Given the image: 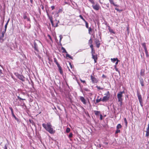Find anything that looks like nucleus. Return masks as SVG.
<instances>
[{
	"instance_id": "f257e3e1",
	"label": "nucleus",
	"mask_w": 149,
	"mask_h": 149,
	"mask_svg": "<svg viewBox=\"0 0 149 149\" xmlns=\"http://www.w3.org/2000/svg\"><path fill=\"white\" fill-rule=\"evenodd\" d=\"M42 126L46 131L51 134H54L55 132V130L53 129L50 123H47V124L43 123Z\"/></svg>"
},
{
	"instance_id": "f03ea898",
	"label": "nucleus",
	"mask_w": 149,
	"mask_h": 149,
	"mask_svg": "<svg viewBox=\"0 0 149 149\" xmlns=\"http://www.w3.org/2000/svg\"><path fill=\"white\" fill-rule=\"evenodd\" d=\"M124 91H120L117 94V98L118 99V101L120 102V105H122L123 101V94L124 93Z\"/></svg>"
},
{
	"instance_id": "7ed1b4c3",
	"label": "nucleus",
	"mask_w": 149,
	"mask_h": 149,
	"mask_svg": "<svg viewBox=\"0 0 149 149\" xmlns=\"http://www.w3.org/2000/svg\"><path fill=\"white\" fill-rule=\"evenodd\" d=\"M104 95H105L103 97L102 101L103 102H105L109 100L110 97V93L109 91H108L107 93Z\"/></svg>"
},
{
	"instance_id": "20e7f679",
	"label": "nucleus",
	"mask_w": 149,
	"mask_h": 149,
	"mask_svg": "<svg viewBox=\"0 0 149 149\" xmlns=\"http://www.w3.org/2000/svg\"><path fill=\"white\" fill-rule=\"evenodd\" d=\"M15 74L20 80L22 81H25V78L23 75L19 74L17 73H15Z\"/></svg>"
},
{
	"instance_id": "39448f33",
	"label": "nucleus",
	"mask_w": 149,
	"mask_h": 149,
	"mask_svg": "<svg viewBox=\"0 0 149 149\" xmlns=\"http://www.w3.org/2000/svg\"><path fill=\"white\" fill-rule=\"evenodd\" d=\"M92 7L93 9L96 10H98L100 8V6L97 3L95 4H93Z\"/></svg>"
},
{
	"instance_id": "423d86ee",
	"label": "nucleus",
	"mask_w": 149,
	"mask_h": 149,
	"mask_svg": "<svg viewBox=\"0 0 149 149\" xmlns=\"http://www.w3.org/2000/svg\"><path fill=\"white\" fill-rule=\"evenodd\" d=\"M47 15L50 21V22L52 24V26L55 27H57L58 26V23H56L55 26H54V23L53 21V18L51 16H50L49 15V14L48 13H47Z\"/></svg>"
},
{
	"instance_id": "0eeeda50",
	"label": "nucleus",
	"mask_w": 149,
	"mask_h": 149,
	"mask_svg": "<svg viewBox=\"0 0 149 149\" xmlns=\"http://www.w3.org/2000/svg\"><path fill=\"white\" fill-rule=\"evenodd\" d=\"M91 79L92 82L93 84L97 83L98 82V80L92 75L91 76Z\"/></svg>"
},
{
	"instance_id": "6e6552de",
	"label": "nucleus",
	"mask_w": 149,
	"mask_h": 149,
	"mask_svg": "<svg viewBox=\"0 0 149 149\" xmlns=\"http://www.w3.org/2000/svg\"><path fill=\"white\" fill-rule=\"evenodd\" d=\"M4 33L3 31L1 33V35L0 37V41L1 42H2L3 41V38L4 36Z\"/></svg>"
},
{
	"instance_id": "1a4fd4ad",
	"label": "nucleus",
	"mask_w": 149,
	"mask_h": 149,
	"mask_svg": "<svg viewBox=\"0 0 149 149\" xmlns=\"http://www.w3.org/2000/svg\"><path fill=\"white\" fill-rule=\"evenodd\" d=\"M80 99L81 101L83 103L86 104V100H85V98L82 96H80Z\"/></svg>"
},
{
	"instance_id": "9d476101",
	"label": "nucleus",
	"mask_w": 149,
	"mask_h": 149,
	"mask_svg": "<svg viewBox=\"0 0 149 149\" xmlns=\"http://www.w3.org/2000/svg\"><path fill=\"white\" fill-rule=\"evenodd\" d=\"M95 42L96 45L97 47L98 48L99 47L100 45V42L99 40L98 39H95Z\"/></svg>"
},
{
	"instance_id": "9b49d317",
	"label": "nucleus",
	"mask_w": 149,
	"mask_h": 149,
	"mask_svg": "<svg viewBox=\"0 0 149 149\" xmlns=\"http://www.w3.org/2000/svg\"><path fill=\"white\" fill-rule=\"evenodd\" d=\"M149 136V123L148 125V127L146 129V136L148 137Z\"/></svg>"
},
{
	"instance_id": "f8f14e48",
	"label": "nucleus",
	"mask_w": 149,
	"mask_h": 149,
	"mask_svg": "<svg viewBox=\"0 0 149 149\" xmlns=\"http://www.w3.org/2000/svg\"><path fill=\"white\" fill-rule=\"evenodd\" d=\"M92 58L94 59L95 63H96L97 62V55H94L93 52L92 53Z\"/></svg>"
},
{
	"instance_id": "ddd939ff",
	"label": "nucleus",
	"mask_w": 149,
	"mask_h": 149,
	"mask_svg": "<svg viewBox=\"0 0 149 149\" xmlns=\"http://www.w3.org/2000/svg\"><path fill=\"white\" fill-rule=\"evenodd\" d=\"M144 49L145 50V51L146 53V56L147 57H148L149 56V55L148 54V52L147 50V48L146 47V46L145 45L144 46Z\"/></svg>"
},
{
	"instance_id": "4468645a",
	"label": "nucleus",
	"mask_w": 149,
	"mask_h": 149,
	"mask_svg": "<svg viewBox=\"0 0 149 149\" xmlns=\"http://www.w3.org/2000/svg\"><path fill=\"white\" fill-rule=\"evenodd\" d=\"M58 68L59 71L61 73V74H62L63 73V72L62 69V68L60 65H59L57 66Z\"/></svg>"
},
{
	"instance_id": "2eb2a0df",
	"label": "nucleus",
	"mask_w": 149,
	"mask_h": 149,
	"mask_svg": "<svg viewBox=\"0 0 149 149\" xmlns=\"http://www.w3.org/2000/svg\"><path fill=\"white\" fill-rule=\"evenodd\" d=\"M137 95L139 100H142L141 95L138 92H137Z\"/></svg>"
},
{
	"instance_id": "dca6fc26",
	"label": "nucleus",
	"mask_w": 149,
	"mask_h": 149,
	"mask_svg": "<svg viewBox=\"0 0 149 149\" xmlns=\"http://www.w3.org/2000/svg\"><path fill=\"white\" fill-rule=\"evenodd\" d=\"M109 32H111V33H113L114 34L115 33V32L113 30V29H111L110 27H109Z\"/></svg>"
},
{
	"instance_id": "f3484780",
	"label": "nucleus",
	"mask_w": 149,
	"mask_h": 149,
	"mask_svg": "<svg viewBox=\"0 0 149 149\" xmlns=\"http://www.w3.org/2000/svg\"><path fill=\"white\" fill-rule=\"evenodd\" d=\"M54 61L56 63L57 66L59 65V64L57 62V61L55 58H54Z\"/></svg>"
},
{
	"instance_id": "a211bd4d",
	"label": "nucleus",
	"mask_w": 149,
	"mask_h": 149,
	"mask_svg": "<svg viewBox=\"0 0 149 149\" xmlns=\"http://www.w3.org/2000/svg\"><path fill=\"white\" fill-rule=\"evenodd\" d=\"M99 97V96H98L97 97V98L96 100V103H98L100 102V101H102V99L101 98H100L99 99H98V98Z\"/></svg>"
},
{
	"instance_id": "6ab92c4d",
	"label": "nucleus",
	"mask_w": 149,
	"mask_h": 149,
	"mask_svg": "<svg viewBox=\"0 0 149 149\" xmlns=\"http://www.w3.org/2000/svg\"><path fill=\"white\" fill-rule=\"evenodd\" d=\"M61 49L62 50H63L62 52L63 53H67V52H66V50H65V49L63 47H61Z\"/></svg>"
},
{
	"instance_id": "aec40b11",
	"label": "nucleus",
	"mask_w": 149,
	"mask_h": 149,
	"mask_svg": "<svg viewBox=\"0 0 149 149\" xmlns=\"http://www.w3.org/2000/svg\"><path fill=\"white\" fill-rule=\"evenodd\" d=\"M121 127H122V126L121 125V124H119L117 126L116 128H117V129H119L121 128Z\"/></svg>"
},
{
	"instance_id": "412c9836",
	"label": "nucleus",
	"mask_w": 149,
	"mask_h": 149,
	"mask_svg": "<svg viewBox=\"0 0 149 149\" xmlns=\"http://www.w3.org/2000/svg\"><path fill=\"white\" fill-rule=\"evenodd\" d=\"M118 59L117 58H111V61L113 62H114L118 60Z\"/></svg>"
},
{
	"instance_id": "4be33fe9",
	"label": "nucleus",
	"mask_w": 149,
	"mask_h": 149,
	"mask_svg": "<svg viewBox=\"0 0 149 149\" xmlns=\"http://www.w3.org/2000/svg\"><path fill=\"white\" fill-rule=\"evenodd\" d=\"M140 83L142 86H144L143 81V79H141L140 80Z\"/></svg>"
},
{
	"instance_id": "5701e85b",
	"label": "nucleus",
	"mask_w": 149,
	"mask_h": 149,
	"mask_svg": "<svg viewBox=\"0 0 149 149\" xmlns=\"http://www.w3.org/2000/svg\"><path fill=\"white\" fill-rule=\"evenodd\" d=\"M34 48L35 50L38 51L37 46L36 44H35L34 45Z\"/></svg>"
},
{
	"instance_id": "b1692460",
	"label": "nucleus",
	"mask_w": 149,
	"mask_h": 149,
	"mask_svg": "<svg viewBox=\"0 0 149 149\" xmlns=\"http://www.w3.org/2000/svg\"><path fill=\"white\" fill-rule=\"evenodd\" d=\"M66 56L67 57H68L69 58L72 59V57L71 56H70L69 54H68L66 53Z\"/></svg>"
},
{
	"instance_id": "393cba45",
	"label": "nucleus",
	"mask_w": 149,
	"mask_h": 149,
	"mask_svg": "<svg viewBox=\"0 0 149 149\" xmlns=\"http://www.w3.org/2000/svg\"><path fill=\"white\" fill-rule=\"evenodd\" d=\"M90 45V47H91V49L92 53L93 52V45H92V44H90V45Z\"/></svg>"
},
{
	"instance_id": "a878e982",
	"label": "nucleus",
	"mask_w": 149,
	"mask_h": 149,
	"mask_svg": "<svg viewBox=\"0 0 149 149\" xmlns=\"http://www.w3.org/2000/svg\"><path fill=\"white\" fill-rule=\"evenodd\" d=\"M96 87L99 90H103L104 89L103 88L101 87L97 86H96Z\"/></svg>"
},
{
	"instance_id": "bb28decb",
	"label": "nucleus",
	"mask_w": 149,
	"mask_h": 149,
	"mask_svg": "<svg viewBox=\"0 0 149 149\" xmlns=\"http://www.w3.org/2000/svg\"><path fill=\"white\" fill-rule=\"evenodd\" d=\"M79 17H80L82 19L84 22H86V21L85 19L81 15H79Z\"/></svg>"
},
{
	"instance_id": "cd10ccee",
	"label": "nucleus",
	"mask_w": 149,
	"mask_h": 149,
	"mask_svg": "<svg viewBox=\"0 0 149 149\" xmlns=\"http://www.w3.org/2000/svg\"><path fill=\"white\" fill-rule=\"evenodd\" d=\"M92 40L91 38L89 40L88 44L90 45L92 44Z\"/></svg>"
},
{
	"instance_id": "c85d7f7f",
	"label": "nucleus",
	"mask_w": 149,
	"mask_h": 149,
	"mask_svg": "<svg viewBox=\"0 0 149 149\" xmlns=\"http://www.w3.org/2000/svg\"><path fill=\"white\" fill-rule=\"evenodd\" d=\"M124 121L125 122V125L126 126H127V120L126 118H124Z\"/></svg>"
},
{
	"instance_id": "c756f323",
	"label": "nucleus",
	"mask_w": 149,
	"mask_h": 149,
	"mask_svg": "<svg viewBox=\"0 0 149 149\" xmlns=\"http://www.w3.org/2000/svg\"><path fill=\"white\" fill-rule=\"evenodd\" d=\"M70 129L69 128H67L66 130V132L67 133H68L70 131Z\"/></svg>"
},
{
	"instance_id": "7c9ffc66",
	"label": "nucleus",
	"mask_w": 149,
	"mask_h": 149,
	"mask_svg": "<svg viewBox=\"0 0 149 149\" xmlns=\"http://www.w3.org/2000/svg\"><path fill=\"white\" fill-rule=\"evenodd\" d=\"M139 102L140 103L141 105V107H142L143 106L142 100H139Z\"/></svg>"
},
{
	"instance_id": "2f4dec72",
	"label": "nucleus",
	"mask_w": 149,
	"mask_h": 149,
	"mask_svg": "<svg viewBox=\"0 0 149 149\" xmlns=\"http://www.w3.org/2000/svg\"><path fill=\"white\" fill-rule=\"evenodd\" d=\"M115 69L116 71L119 72L118 69L117 68V66L116 65H115L114 66Z\"/></svg>"
},
{
	"instance_id": "473e14b6",
	"label": "nucleus",
	"mask_w": 149,
	"mask_h": 149,
	"mask_svg": "<svg viewBox=\"0 0 149 149\" xmlns=\"http://www.w3.org/2000/svg\"><path fill=\"white\" fill-rule=\"evenodd\" d=\"M85 24H86V27L87 28H88L89 27H88V22L86 21V22H85Z\"/></svg>"
},
{
	"instance_id": "72a5a7b5",
	"label": "nucleus",
	"mask_w": 149,
	"mask_h": 149,
	"mask_svg": "<svg viewBox=\"0 0 149 149\" xmlns=\"http://www.w3.org/2000/svg\"><path fill=\"white\" fill-rule=\"evenodd\" d=\"M88 29V33L90 34H91V32L92 31V29L91 27H89Z\"/></svg>"
},
{
	"instance_id": "f704fd0d",
	"label": "nucleus",
	"mask_w": 149,
	"mask_h": 149,
	"mask_svg": "<svg viewBox=\"0 0 149 149\" xmlns=\"http://www.w3.org/2000/svg\"><path fill=\"white\" fill-rule=\"evenodd\" d=\"M92 4H94L95 2L93 0H88Z\"/></svg>"
},
{
	"instance_id": "c9c22d12",
	"label": "nucleus",
	"mask_w": 149,
	"mask_h": 149,
	"mask_svg": "<svg viewBox=\"0 0 149 149\" xmlns=\"http://www.w3.org/2000/svg\"><path fill=\"white\" fill-rule=\"evenodd\" d=\"M95 114L96 115H98L99 113H100V112L97 111H95Z\"/></svg>"
},
{
	"instance_id": "e433bc0d",
	"label": "nucleus",
	"mask_w": 149,
	"mask_h": 149,
	"mask_svg": "<svg viewBox=\"0 0 149 149\" xmlns=\"http://www.w3.org/2000/svg\"><path fill=\"white\" fill-rule=\"evenodd\" d=\"M110 2V3L111 4H113L114 3V1L113 0H109Z\"/></svg>"
},
{
	"instance_id": "4c0bfd02",
	"label": "nucleus",
	"mask_w": 149,
	"mask_h": 149,
	"mask_svg": "<svg viewBox=\"0 0 149 149\" xmlns=\"http://www.w3.org/2000/svg\"><path fill=\"white\" fill-rule=\"evenodd\" d=\"M23 17L24 19H26L28 18L25 14L24 15Z\"/></svg>"
},
{
	"instance_id": "58836bf2",
	"label": "nucleus",
	"mask_w": 149,
	"mask_h": 149,
	"mask_svg": "<svg viewBox=\"0 0 149 149\" xmlns=\"http://www.w3.org/2000/svg\"><path fill=\"white\" fill-rule=\"evenodd\" d=\"M72 133H70V134L69 135V137L70 138H71L72 136Z\"/></svg>"
},
{
	"instance_id": "ea45409f",
	"label": "nucleus",
	"mask_w": 149,
	"mask_h": 149,
	"mask_svg": "<svg viewBox=\"0 0 149 149\" xmlns=\"http://www.w3.org/2000/svg\"><path fill=\"white\" fill-rule=\"evenodd\" d=\"M120 132V130H119L118 129H117V130L116 131V133L117 134V133Z\"/></svg>"
},
{
	"instance_id": "a19ab883",
	"label": "nucleus",
	"mask_w": 149,
	"mask_h": 149,
	"mask_svg": "<svg viewBox=\"0 0 149 149\" xmlns=\"http://www.w3.org/2000/svg\"><path fill=\"white\" fill-rule=\"evenodd\" d=\"M59 38H60V40H59V41H60V42L61 41V40L62 39V38L63 37H62V36L61 35H60L59 36Z\"/></svg>"
},
{
	"instance_id": "79ce46f5",
	"label": "nucleus",
	"mask_w": 149,
	"mask_h": 149,
	"mask_svg": "<svg viewBox=\"0 0 149 149\" xmlns=\"http://www.w3.org/2000/svg\"><path fill=\"white\" fill-rule=\"evenodd\" d=\"M140 74L141 76H143L144 75V72H142V71H141V72H140Z\"/></svg>"
},
{
	"instance_id": "37998d69",
	"label": "nucleus",
	"mask_w": 149,
	"mask_h": 149,
	"mask_svg": "<svg viewBox=\"0 0 149 149\" xmlns=\"http://www.w3.org/2000/svg\"><path fill=\"white\" fill-rule=\"evenodd\" d=\"M47 36L49 38V39H50V40H51V41H52V38H51V37L50 36V35H49V34H48L47 35Z\"/></svg>"
},
{
	"instance_id": "c03bdc74",
	"label": "nucleus",
	"mask_w": 149,
	"mask_h": 149,
	"mask_svg": "<svg viewBox=\"0 0 149 149\" xmlns=\"http://www.w3.org/2000/svg\"><path fill=\"white\" fill-rule=\"evenodd\" d=\"M9 109L11 111V113L12 112H13V108H12V107H9Z\"/></svg>"
},
{
	"instance_id": "a18cd8bd",
	"label": "nucleus",
	"mask_w": 149,
	"mask_h": 149,
	"mask_svg": "<svg viewBox=\"0 0 149 149\" xmlns=\"http://www.w3.org/2000/svg\"><path fill=\"white\" fill-rule=\"evenodd\" d=\"M12 115L15 118H16V117L15 116V115H14V113L13 112H12Z\"/></svg>"
},
{
	"instance_id": "49530a36",
	"label": "nucleus",
	"mask_w": 149,
	"mask_h": 149,
	"mask_svg": "<svg viewBox=\"0 0 149 149\" xmlns=\"http://www.w3.org/2000/svg\"><path fill=\"white\" fill-rule=\"evenodd\" d=\"M8 22L6 23V24L5 25V28H6V29L7 28V25L8 24Z\"/></svg>"
},
{
	"instance_id": "de8ad7c7",
	"label": "nucleus",
	"mask_w": 149,
	"mask_h": 149,
	"mask_svg": "<svg viewBox=\"0 0 149 149\" xmlns=\"http://www.w3.org/2000/svg\"><path fill=\"white\" fill-rule=\"evenodd\" d=\"M103 116H102L101 114H100V119L101 120H102V119Z\"/></svg>"
},
{
	"instance_id": "09e8293b",
	"label": "nucleus",
	"mask_w": 149,
	"mask_h": 149,
	"mask_svg": "<svg viewBox=\"0 0 149 149\" xmlns=\"http://www.w3.org/2000/svg\"><path fill=\"white\" fill-rule=\"evenodd\" d=\"M80 81L81 82H82L83 83H85V82H86V81L85 80H83L81 79H80Z\"/></svg>"
},
{
	"instance_id": "8fccbe9b",
	"label": "nucleus",
	"mask_w": 149,
	"mask_h": 149,
	"mask_svg": "<svg viewBox=\"0 0 149 149\" xmlns=\"http://www.w3.org/2000/svg\"><path fill=\"white\" fill-rule=\"evenodd\" d=\"M17 97H18V99H19L21 100H25V99H22V98H21V97H20L19 96H18Z\"/></svg>"
},
{
	"instance_id": "3c124183",
	"label": "nucleus",
	"mask_w": 149,
	"mask_h": 149,
	"mask_svg": "<svg viewBox=\"0 0 149 149\" xmlns=\"http://www.w3.org/2000/svg\"><path fill=\"white\" fill-rule=\"evenodd\" d=\"M51 8L52 9V10H54V9L55 7L54 6H51Z\"/></svg>"
},
{
	"instance_id": "603ef678",
	"label": "nucleus",
	"mask_w": 149,
	"mask_h": 149,
	"mask_svg": "<svg viewBox=\"0 0 149 149\" xmlns=\"http://www.w3.org/2000/svg\"><path fill=\"white\" fill-rule=\"evenodd\" d=\"M113 4L115 6H117L118 7H119V6L118 5L115 4L114 3Z\"/></svg>"
},
{
	"instance_id": "864d4df0",
	"label": "nucleus",
	"mask_w": 149,
	"mask_h": 149,
	"mask_svg": "<svg viewBox=\"0 0 149 149\" xmlns=\"http://www.w3.org/2000/svg\"><path fill=\"white\" fill-rule=\"evenodd\" d=\"M62 9H59V10H58V13H59L61 12H62Z\"/></svg>"
},
{
	"instance_id": "5fc2aeb1",
	"label": "nucleus",
	"mask_w": 149,
	"mask_h": 149,
	"mask_svg": "<svg viewBox=\"0 0 149 149\" xmlns=\"http://www.w3.org/2000/svg\"><path fill=\"white\" fill-rule=\"evenodd\" d=\"M99 1V2L101 4H102L103 3L102 2H101V0H98ZM103 1V0H102Z\"/></svg>"
},
{
	"instance_id": "6e6d98bb",
	"label": "nucleus",
	"mask_w": 149,
	"mask_h": 149,
	"mask_svg": "<svg viewBox=\"0 0 149 149\" xmlns=\"http://www.w3.org/2000/svg\"><path fill=\"white\" fill-rule=\"evenodd\" d=\"M118 61H119L118 59V60H117V62H116V63H115V65H116L118 64Z\"/></svg>"
},
{
	"instance_id": "4d7b16f0",
	"label": "nucleus",
	"mask_w": 149,
	"mask_h": 149,
	"mask_svg": "<svg viewBox=\"0 0 149 149\" xmlns=\"http://www.w3.org/2000/svg\"><path fill=\"white\" fill-rule=\"evenodd\" d=\"M4 149H7V147L6 145H5L4 147Z\"/></svg>"
},
{
	"instance_id": "13d9d810",
	"label": "nucleus",
	"mask_w": 149,
	"mask_h": 149,
	"mask_svg": "<svg viewBox=\"0 0 149 149\" xmlns=\"http://www.w3.org/2000/svg\"><path fill=\"white\" fill-rule=\"evenodd\" d=\"M26 19H27L28 21H30V19L28 17Z\"/></svg>"
},
{
	"instance_id": "bf43d9fd",
	"label": "nucleus",
	"mask_w": 149,
	"mask_h": 149,
	"mask_svg": "<svg viewBox=\"0 0 149 149\" xmlns=\"http://www.w3.org/2000/svg\"><path fill=\"white\" fill-rule=\"evenodd\" d=\"M107 6L108 8H109V4H107Z\"/></svg>"
},
{
	"instance_id": "052dcab7",
	"label": "nucleus",
	"mask_w": 149,
	"mask_h": 149,
	"mask_svg": "<svg viewBox=\"0 0 149 149\" xmlns=\"http://www.w3.org/2000/svg\"><path fill=\"white\" fill-rule=\"evenodd\" d=\"M2 73V70H1L0 69V74H1Z\"/></svg>"
},
{
	"instance_id": "680f3d73",
	"label": "nucleus",
	"mask_w": 149,
	"mask_h": 149,
	"mask_svg": "<svg viewBox=\"0 0 149 149\" xmlns=\"http://www.w3.org/2000/svg\"><path fill=\"white\" fill-rule=\"evenodd\" d=\"M70 65L71 68H72V66L71 65V64L70 63Z\"/></svg>"
},
{
	"instance_id": "e2e57ef3",
	"label": "nucleus",
	"mask_w": 149,
	"mask_h": 149,
	"mask_svg": "<svg viewBox=\"0 0 149 149\" xmlns=\"http://www.w3.org/2000/svg\"><path fill=\"white\" fill-rule=\"evenodd\" d=\"M115 9L118 11H119V9L117 8H115Z\"/></svg>"
},
{
	"instance_id": "0e129e2a",
	"label": "nucleus",
	"mask_w": 149,
	"mask_h": 149,
	"mask_svg": "<svg viewBox=\"0 0 149 149\" xmlns=\"http://www.w3.org/2000/svg\"><path fill=\"white\" fill-rule=\"evenodd\" d=\"M102 77H104V78H105L106 77V76L105 75H104V74H103L102 75Z\"/></svg>"
},
{
	"instance_id": "69168bd1",
	"label": "nucleus",
	"mask_w": 149,
	"mask_h": 149,
	"mask_svg": "<svg viewBox=\"0 0 149 149\" xmlns=\"http://www.w3.org/2000/svg\"><path fill=\"white\" fill-rule=\"evenodd\" d=\"M6 28H5V29H4V31H3V32H4V33H5L6 31Z\"/></svg>"
},
{
	"instance_id": "338daca9",
	"label": "nucleus",
	"mask_w": 149,
	"mask_h": 149,
	"mask_svg": "<svg viewBox=\"0 0 149 149\" xmlns=\"http://www.w3.org/2000/svg\"><path fill=\"white\" fill-rule=\"evenodd\" d=\"M30 2L31 3H33V0H30Z\"/></svg>"
},
{
	"instance_id": "774afa93",
	"label": "nucleus",
	"mask_w": 149,
	"mask_h": 149,
	"mask_svg": "<svg viewBox=\"0 0 149 149\" xmlns=\"http://www.w3.org/2000/svg\"><path fill=\"white\" fill-rule=\"evenodd\" d=\"M143 47H144V46H145H145H146V44H145V43H144L143 44Z\"/></svg>"
}]
</instances>
